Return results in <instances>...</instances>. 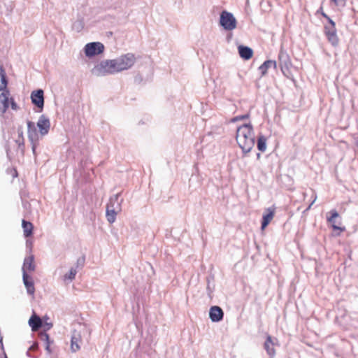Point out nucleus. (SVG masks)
I'll list each match as a JSON object with an SVG mask.
<instances>
[{
	"label": "nucleus",
	"instance_id": "nucleus-1",
	"mask_svg": "<svg viewBox=\"0 0 358 358\" xmlns=\"http://www.w3.org/2000/svg\"><path fill=\"white\" fill-rule=\"evenodd\" d=\"M236 140L243 152L247 153L252 149L255 145V132L251 122L238 127Z\"/></svg>",
	"mask_w": 358,
	"mask_h": 358
},
{
	"label": "nucleus",
	"instance_id": "nucleus-2",
	"mask_svg": "<svg viewBox=\"0 0 358 358\" xmlns=\"http://www.w3.org/2000/svg\"><path fill=\"white\" fill-rule=\"evenodd\" d=\"M322 17L327 20V24L324 26V34L327 37L328 41L334 47L338 46L339 43V38L337 35V29L336 23L334 22L329 15H327L323 10L322 7L317 11Z\"/></svg>",
	"mask_w": 358,
	"mask_h": 358
},
{
	"label": "nucleus",
	"instance_id": "nucleus-3",
	"mask_svg": "<svg viewBox=\"0 0 358 358\" xmlns=\"http://www.w3.org/2000/svg\"><path fill=\"white\" fill-rule=\"evenodd\" d=\"M94 70L98 76L114 74L122 71L117 58L115 59H108L101 62L95 66Z\"/></svg>",
	"mask_w": 358,
	"mask_h": 358
},
{
	"label": "nucleus",
	"instance_id": "nucleus-4",
	"mask_svg": "<svg viewBox=\"0 0 358 358\" xmlns=\"http://www.w3.org/2000/svg\"><path fill=\"white\" fill-rule=\"evenodd\" d=\"M10 102L11 108L13 110H17L18 108L17 105L13 101L12 98L10 97V92L8 90H3V92L0 94V111L3 114L6 113V110L9 106V103Z\"/></svg>",
	"mask_w": 358,
	"mask_h": 358
},
{
	"label": "nucleus",
	"instance_id": "nucleus-5",
	"mask_svg": "<svg viewBox=\"0 0 358 358\" xmlns=\"http://www.w3.org/2000/svg\"><path fill=\"white\" fill-rule=\"evenodd\" d=\"M220 24L226 30H233L236 27V20L233 15L227 11H222L220 15Z\"/></svg>",
	"mask_w": 358,
	"mask_h": 358
},
{
	"label": "nucleus",
	"instance_id": "nucleus-6",
	"mask_svg": "<svg viewBox=\"0 0 358 358\" xmlns=\"http://www.w3.org/2000/svg\"><path fill=\"white\" fill-rule=\"evenodd\" d=\"M85 53L88 57L101 54L104 50V45L100 42H92L85 45Z\"/></svg>",
	"mask_w": 358,
	"mask_h": 358
},
{
	"label": "nucleus",
	"instance_id": "nucleus-7",
	"mask_svg": "<svg viewBox=\"0 0 358 358\" xmlns=\"http://www.w3.org/2000/svg\"><path fill=\"white\" fill-rule=\"evenodd\" d=\"M85 332V330H74L73 331L71 340V350L72 352H76L80 350L82 338Z\"/></svg>",
	"mask_w": 358,
	"mask_h": 358
},
{
	"label": "nucleus",
	"instance_id": "nucleus-8",
	"mask_svg": "<svg viewBox=\"0 0 358 358\" xmlns=\"http://www.w3.org/2000/svg\"><path fill=\"white\" fill-rule=\"evenodd\" d=\"M122 71L127 70L134 66L136 57L132 53H127L117 58Z\"/></svg>",
	"mask_w": 358,
	"mask_h": 358
},
{
	"label": "nucleus",
	"instance_id": "nucleus-9",
	"mask_svg": "<svg viewBox=\"0 0 358 358\" xmlns=\"http://www.w3.org/2000/svg\"><path fill=\"white\" fill-rule=\"evenodd\" d=\"M31 99L36 106L39 108L41 110L43 109L44 105V96L43 91L42 90L33 91L31 94Z\"/></svg>",
	"mask_w": 358,
	"mask_h": 358
},
{
	"label": "nucleus",
	"instance_id": "nucleus-10",
	"mask_svg": "<svg viewBox=\"0 0 358 358\" xmlns=\"http://www.w3.org/2000/svg\"><path fill=\"white\" fill-rule=\"evenodd\" d=\"M224 317L222 309L217 306H212L209 310V317L212 322H217L221 321Z\"/></svg>",
	"mask_w": 358,
	"mask_h": 358
},
{
	"label": "nucleus",
	"instance_id": "nucleus-11",
	"mask_svg": "<svg viewBox=\"0 0 358 358\" xmlns=\"http://www.w3.org/2000/svg\"><path fill=\"white\" fill-rule=\"evenodd\" d=\"M275 208H268L266 209L265 213L262 216V230H264L266 227L269 224L275 216Z\"/></svg>",
	"mask_w": 358,
	"mask_h": 358
},
{
	"label": "nucleus",
	"instance_id": "nucleus-12",
	"mask_svg": "<svg viewBox=\"0 0 358 358\" xmlns=\"http://www.w3.org/2000/svg\"><path fill=\"white\" fill-rule=\"evenodd\" d=\"M330 216L327 217V220L331 224L332 229L334 231H339L343 232L345 230V227H341L336 224V219L339 217V214L336 210H332L329 212Z\"/></svg>",
	"mask_w": 358,
	"mask_h": 358
},
{
	"label": "nucleus",
	"instance_id": "nucleus-13",
	"mask_svg": "<svg viewBox=\"0 0 358 358\" xmlns=\"http://www.w3.org/2000/svg\"><path fill=\"white\" fill-rule=\"evenodd\" d=\"M34 257L33 255L27 257L23 263L22 272L23 273H31L35 270Z\"/></svg>",
	"mask_w": 358,
	"mask_h": 358
},
{
	"label": "nucleus",
	"instance_id": "nucleus-14",
	"mask_svg": "<svg viewBox=\"0 0 358 358\" xmlns=\"http://www.w3.org/2000/svg\"><path fill=\"white\" fill-rule=\"evenodd\" d=\"M37 126L41 135H45L48 133L50 127V121L44 115L40 117Z\"/></svg>",
	"mask_w": 358,
	"mask_h": 358
},
{
	"label": "nucleus",
	"instance_id": "nucleus-15",
	"mask_svg": "<svg viewBox=\"0 0 358 358\" xmlns=\"http://www.w3.org/2000/svg\"><path fill=\"white\" fill-rule=\"evenodd\" d=\"M22 277L27 293L30 295H34L35 292V287L32 277L27 273H23Z\"/></svg>",
	"mask_w": 358,
	"mask_h": 358
},
{
	"label": "nucleus",
	"instance_id": "nucleus-16",
	"mask_svg": "<svg viewBox=\"0 0 358 358\" xmlns=\"http://www.w3.org/2000/svg\"><path fill=\"white\" fill-rule=\"evenodd\" d=\"M117 210L113 207V200L110 199L106 207V218L110 223H113L116 219Z\"/></svg>",
	"mask_w": 358,
	"mask_h": 358
},
{
	"label": "nucleus",
	"instance_id": "nucleus-17",
	"mask_svg": "<svg viewBox=\"0 0 358 358\" xmlns=\"http://www.w3.org/2000/svg\"><path fill=\"white\" fill-rule=\"evenodd\" d=\"M29 324L31 327V330L36 331L42 326L41 319L34 313L29 318Z\"/></svg>",
	"mask_w": 358,
	"mask_h": 358
},
{
	"label": "nucleus",
	"instance_id": "nucleus-18",
	"mask_svg": "<svg viewBox=\"0 0 358 358\" xmlns=\"http://www.w3.org/2000/svg\"><path fill=\"white\" fill-rule=\"evenodd\" d=\"M277 64L275 61L267 60L264 62L259 67V71H260L261 76H264L266 75L268 69L271 67L275 69Z\"/></svg>",
	"mask_w": 358,
	"mask_h": 358
},
{
	"label": "nucleus",
	"instance_id": "nucleus-19",
	"mask_svg": "<svg viewBox=\"0 0 358 358\" xmlns=\"http://www.w3.org/2000/svg\"><path fill=\"white\" fill-rule=\"evenodd\" d=\"M238 52L241 56L244 59H250L253 56V51L250 48L240 45L238 47Z\"/></svg>",
	"mask_w": 358,
	"mask_h": 358
},
{
	"label": "nucleus",
	"instance_id": "nucleus-20",
	"mask_svg": "<svg viewBox=\"0 0 358 358\" xmlns=\"http://www.w3.org/2000/svg\"><path fill=\"white\" fill-rule=\"evenodd\" d=\"M264 348L267 353L273 358L275 354V350L274 349V343L271 336H267L264 343Z\"/></svg>",
	"mask_w": 358,
	"mask_h": 358
},
{
	"label": "nucleus",
	"instance_id": "nucleus-21",
	"mask_svg": "<svg viewBox=\"0 0 358 358\" xmlns=\"http://www.w3.org/2000/svg\"><path fill=\"white\" fill-rule=\"evenodd\" d=\"M22 227L23 229L24 236L26 238L30 237L33 234L34 225L31 222L24 220L22 222Z\"/></svg>",
	"mask_w": 358,
	"mask_h": 358
},
{
	"label": "nucleus",
	"instance_id": "nucleus-22",
	"mask_svg": "<svg viewBox=\"0 0 358 358\" xmlns=\"http://www.w3.org/2000/svg\"><path fill=\"white\" fill-rule=\"evenodd\" d=\"M347 0H329L330 7L334 10H341L346 6Z\"/></svg>",
	"mask_w": 358,
	"mask_h": 358
},
{
	"label": "nucleus",
	"instance_id": "nucleus-23",
	"mask_svg": "<svg viewBox=\"0 0 358 358\" xmlns=\"http://www.w3.org/2000/svg\"><path fill=\"white\" fill-rule=\"evenodd\" d=\"M7 87V80L4 69L0 66V91L6 90Z\"/></svg>",
	"mask_w": 358,
	"mask_h": 358
},
{
	"label": "nucleus",
	"instance_id": "nucleus-24",
	"mask_svg": "<svg viewBox=\"0 0 358 358\" xmlns=\"http://www.w3.org/2000/svg\"><path fill=\"white\" fill-rule=\"evenodd\" d=\"M28 136L29 138H34L37 136L36 128L35 124L31 121L27 122Z\"/></svg>",
	"mask_w": 358,
	"mask_h": 358
},
{
	"label": "nucleus",
	"instance_id": "nucleus-25",
	"mask_svg": "<svg viewBox=\"0 0 358 358\" xmlns=\"http://www.w3.org/2000/svg\"><path fill=\"white\" fill-rule=\"evenodd\" d=\"M257 148L261 152H265L266 150V138L264 136H259L257 139Z\"/></svg>",
	"mask_w": 358,
	"mask_h": 358
},
{
	"label": "nucleus",
	"instance_id": "nucleus-26",
	"mask_svg": "<svg viewBox=\"0 0 358 358\" xmlns=\"http://www.w3.org/2000/svg\"><path fill=\"white\" fill-rule=\"evenodd\" d=\"M77 271L74 268H71L69 272L64 275V280H72L75 278Z\"/></svg>",
	"mask_w": 358,
	"mask_h": 358
},
{
	"label": "nucleus",
	"instance_id": "nucleus-27",
	"mask_svg": "<svg viewBox=\"0 0 358 358\" xmlns=\"http://www.w3.org/2000/svg\"><path fill=\"white\" fill-rule=\"evenodd\" d=\"M250 117V113H246L245 115H237V116L234 117L231 120V122H236L241 121V120H243L249 119Z\"/></svg>",
	"mask_w": 358,
	"mask_h": 358
},
{
	"label": "nucleus",
	"instance_id": "nucleus-28",
	"mask_svg": "<svg viewBox=\"0 0 358 358\" xmlns=\"http://www.w3.org/2000/svg\"><path fill=\"white\" fill-rule=\"evenodd\" d=\"M41 337L45 338V341H47L45 349L50 353L51 352L50 342V338H49L48 334H44L43 335L41 336Z\"/></svg>",
	"mask_w": 358,
	"mask_h": 358
},
{
	"label": "nucleus",
	"instance_id": "nucleus-29",
	"mask_svg": "<svg viewBox=\"0 0 358 358\" xmlns=\"http://www.w3.org/2000/svg\"><path fill=\"white\" fill-rule=\"evenodd\" d=\"M16 142L18 143V145H24V137L22 136V132L18 133V138L16 140Z\"/></svg>",
	"mask_w": 358,
	"mask_h": 358
},
{
	"label": "nucleus",
	"instance_id": "nucleus-30",
	"mask_svg": "<svg viewBox=\"0 0 358 358\" xmlns=\"http://www.w3.org/2000/svg\"><path fill=\"white\" fill-rule=\"evenodd\" d=\"M6 358H7V357H6Z\"/></svg>",
	"mask_w": 358,
	"mask_h": 358
}]
</instances>
